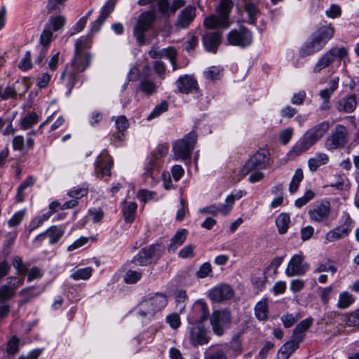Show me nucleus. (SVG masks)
<instances>
[{"mask_svg":"<svg viewBox=\"0 0 359 359\" xmlns=\"http://www.w3.org/2000/svg\"><path fill=\"white\" fill-rule=\"evenodd\" d=\"M93 39V36L87 34L79 37L75 42L74 60L71 64L67 65L60 77L68 88V95L76 84L78 74L84 71L90 64L91 55L88 50L92 46Z\"/></svg>","mask_w":359,"mask_h":359,"instance_id":"f257e3e1","label":"nucleus"},{"mask_svg":"<svg viewBox=\"0 0 359 359\" xmlns=\"http://www.w3.org/2000/svg\"><path fill=\"white\" fill-rule=\"evenodd\" d=\"M138 4L146 6L151 4L152 11H145L141 13L137 22L133 28V35L138 45L143 46L146 43L145 33L151 27L156 19L155 11H158L163 15L169 13V3L168 0H139Z\"/></svg>","mask_w":359,"mask_h":359,"instance_id":"f03ea898","label":"nucleus"},{"mask_svg":"<svg viewBox=\"0 0 359 359\" xmlns=\"http://www.w3.org/2000/svg\"><path fill=\"white\" fill-rule=\"evenodd\" d=\"M330 128V123L324 121L307 130L289 151L290 156H297L308 151L325 136Z\"/></svg>","mask_w":359,"mask_h":359,"instance_id":"7ed1b4c3","label":"nucleus"},{"mask_svg":"<svg viewBox=\"0 0 359 359\" xmlns=\"http://www.w3.org/2000/svg\"><path fill=\"white\" fill-rule=\"evenodd\" d=\"M334 27L331 23L317 29L302 46L299 54L302 57L313 55L321 50L334 34Z\"/></svg>","mask_w":359,"mask_h":359,"instance_id":"20e7f679","label":"nucleus"},{"mask_svg":"<svg viewBox=\"0 0 359 359\" xmlns=\"http://www.w3.org/2000/svg\"><path fill=\"white\" fill-rule=\"evenodd\" d=\"M169 145L168 144H159L151 151L146 159L144 175L150 177L151 184H155L158 178L161 169L163 164V158L168 154Z\"/></svg>","mask_w":359,"mask_h":359,"instance_id":"39448f33","label":"nucleus"},{"mask_svg":"<svg viewBox=\"0 0 359 359\" xmlns=\"http://www.w3.org/2000/svg\"><path fill=\"white\" fill-rule=\"evenodd\" d=\"M232 0H220L216 8V14L210 15L205 18L203 24L206 28H228L231 22L229 15L233 8Z\"/></svg>","mask_w":359,"mask_h":359,"instance_id":"423d86ee","label":"nucleus"},{"mask_svg":"<svg viewBox=\"0 0 359 359\" xmlns=\"http://www.w3.org/2000/svg\"><path fill=\"white\" fill-rule=\"evenodd\" d=\"M167 296L162 293H156L153 296L143 299L138 307L140 316L151 318L156 313L161 312L167 305Z\"/></svg>","mask_w":359,"mask_h":359,"instance_id":"0eeeda50","label":"nucleus"},{"mask_svg":"<svg viewBox=\"0 0 359 359\" xmlns=\"http://www.w3.org/2000/svg\"><path fill=\"white\" fill-rule=\"evenodd\" d=\"M348 50L345 47H334L325 53L318 60L313 67L314 73H319L323 69L329 67L334 62L341 63L348 60Z\"/></svg>","mask_w":359,"mask_h":359,"instance_id":"6e6552de","label":"nucleus"},{"mask_svg":"<svg viewBox=\"0 0 359 359\" xmlns=\"http://www.w3.org/2000/svg\"><path fill=\"white\" fill-rule=\"evenodd\" d=\"M269 162V152L267 149H260L254 154L249 160L240 169L241 177L238 180H241L250 172L255 170L264 169L267 167Z\"/></svg>","mask_w":359,"mask_h":359,"instance_id":"1a4fd4ad","label":"nucleus"},{"mask_svg":"<svg viewBox=\"0 0 359 359\" xmlns=\"http://www.w3.org/2000/svg\"><path fill=\"white\" fill-rule=\"evenodd\" d=\"M348 135L347 128L341 124H337L334 130L325 139V149L329 151H333L343 148L348 142Z\"/></svg>","mask_w":359,"mask_h":359,"instance_id":"9d476101","label":"nucleus"},{"mask_svg":"<svg viewBox=\"0 0 359 359\" xmlns=\"http://www.w3.org/2000/svg\"><path fill=\"white\" fill-rule=\"evenodd\" d=\"M194 132L188 133L183 139L176 141L173 145V151L176 160L184 161L189 158L191 152L196 142Z\"/></svg>","mask_w":359,"mask_h":359,"instance_id":"9b49d317","label":"nucleus"},{"mask_svg":"<svg viewBox=\"0 0 359 359\" xmlns=\"http://www.w3.org/2000/svg\"><path fill=\"white\" fill-rule=\"evenodd\" d=\"M331 213V204L327 199L316 201L308 209L311 222L322 223L326 222Z\"/></svg>","mask_w":359,"mask_h":359,"instance_id":"f8f14e48","label":"nucleus"},{"mask_svg":"<svg viewBox=\"0 0 359 359\" xmlns=\"http://www.w3.org/2000/svg\"><path fill=\"white\" fill-rule=\"evenodd\" d=\"M227 40L230 45L245 47L252 43V35L247 28L241 27L238 29L231 30L228 34Z\"/></svg>","mask_w":359,"mask_h":359,"instance_id":"ddd939ff","label":"nucleus"},{"mask_svg":"<svg viewBox=\"0 0 359 359\" xmlns=\"http://www.w3.org/2000/svg\"><path fill=\"white\" fill-rule=\"evenodd\" d=\"M304 257L302 253L293 255L288 262L285 274L289 276L304 275L310 268V264L304 262Z\"/></svg>","mask_w":359,"mask_h":359,"instance_id":"4468645a","label":"nucleus"},{"mask_svg":"<svg viewBox=\"0 0 359 359\" xmlns=\"http://www.w3.org/2000/svg\"><path fill=\"white\" fill-rule=\"evenodd\" d=\"M213 332L217 336L224 334V327L231 322L230 313L226 311L215 310L210 318Z\"/></svg>","mask_w":359,"mask_h":359,"instance_id":"2eb2a0df","label":"nucleus"},{"mask_svg":"<svg viewBox=\"0 0 359 359\" xmlns=\"http://www.w3.org/2000/svg\"><path fill=\"white\" fill-rule=\"evenodd\" d=\"M190 344L197 347L208 344L210 337L208 330L201 325H193L188 327Z\"/></svg>","mask_w":359,"mask_h":359,"instance_id":"dca6fc26","label":"nucleus"},{"mask_svg":"<svg viewBox=\"0 0 359 359\" xmlns=\"http://www.w3.org/2000/svg\"><path fill=\"white\" fill-rule=\"evenodd\" d=\"M234 295L232 287L229 284H219L208 292V297L214 302L219 303L231 299Z\"/></svg>","mask_w":359,"mask_h":359,"instance_id":"f3484780","label":"nucleus"},{"mask_svg":"<svg viewBox=\"0 0 359 359\" xmlns=\"http://www.w3.org/2000/svg\"><path fill=\"white\" fill-rule=\"evenodd\" d=\"M88 187L86 184H80L70 189L67 195L72 199L61 204V210L73 208L78 205V200L87 195Z\"/></svg>","mask_w":359,"mask_h":359,"instance_id":"a211bd4d","label":"nucleus"},{"mask_svg":"<svg viewBox=\"0 0 359 359\" xmlns=\"http://www.w3.org/2000/svg\"><path fill=\"white\" fill-rule=\"evenodd\" d=\"M22 285V278H8L6 283L0 287V302L12 299L16 290Z\"/></svg>","mask_w":359,"mask_h":359,"instance_id":"6ab92c4d","label":"nucleus"},{"mask_svg":"<svg viewBox=\"0 0 359 359\" xmlns=\"http://www.w3.org/2000/svg\"><path fill=\"white\" fill-rule=\"evenodd\" d=\"M112 165V158L107 150H103L97 157L95 168V172L97 175H100L101 177L109 176Z\"/></svg>","mask_w":359,"mask_h":359,"instance_id":"aec40b11","label":"nucleus"},{"mask_svg":"<svg viewBox=\"0 0 359 359\" xmlns=\"http://www.w3.org/2000/svg\"><path fill=\"white\" fill-rule=\"evenodd\" d=\"M176 86L180 93L189 94L196 90L198 83L194 76L185 74L178 78Z\"/></svg>","mask_w":359,"mask_h":359,"instance_id":"412c9836","label":"nucleus"},{"mask_svg":"<svg viewBox=\"0 0 359 359\" xmlns=\"http://www.w3.org/2000/svg\"><path fill=\"white\" fill-rule=\"evenodd\" d=\"M356 107V97L353 94L342 97L336 103V109L340 113H352L355 111Z\"/></svg>","mask_w":359,"mask_h":359,"instance_id":"4be33fe9","label":"nucleus"},{"mask_svg":"<svg viewBox=\"0 0 359 359\" xmlns=\"http://www.w3.org/2000/svg\"><path fill=\"white\" fill-rule=\"evenodd\" d=\"M339 78L334 77L329 83V86L321 90L319 92V96L323 100V103L321 107L323 110H326L330 108V99L331 95L339 87Z\"/></svg>","mask_w":359,"mask_h":359,"instance_id":"5701e85b","label":"nucleus"},{"mask_svg":"<svg viewBox=\"0 0 359 359\" xmlns=\"http://www.w3.org/2000/svg\"><path fill=\"white\" fill-rule=\"evenodd\" d=\"M222 34L219 32H207L203 37V43L209 52L215 53L220 44Z\"/></svg>","mask_w":359,"mask_h":359,"instance_id":"b1692460","label":"nucleus"},{"mask_svg":"<svg viewBox=\"0 0 359 359\" xmlns=\"http://www.w3.org/2000/svg\"><path fill=\"white\" fill-rule=\"evenodd\" d=\"M194 316L192 320L195 323H202L209 316V309L207 304L203 300H197L193 307Z\"/></svg>","mask_w":359,"mask_h":359,"instance_id":"393cba45","label":"nucleus"},{"mask_svg":"<svg viewBox=\"0 0 359 359\" xmlns=\"http://www.w3.org/2000/svg\"><path fill=\"white\" fill-rule=\"evenodd\" d=\"M196 16V8L188 6L182 11L178 16L176 26L180 28H186L191 23Z\"/></svg>","mask_w":359,"mask_h":359,"instance_id":"a878e982","label":"nucleus"},{"mask_svg":"<svg viewBox=\"0 0 359 359\" xmlns=\"http://www.w3.org/2000/svg\"><path fill=\"white\" fill-rule=\"evenodd\" d=\"M312 319L306 318L301 321L293 330L292 338L300 343L304 337L305 332L312 325Z\"/></svg>","mask_w":359,"mask_h":359,"instance_id":"bb28decb","label":"nucleus"},{"mask_svg":"<svg viewBox=\"0 0 359 359\" xmlns=\"http://www.w3.org/2000/svg\"><path fill=\"white\" fill-rule=\"evenodd\" d=\"M329 161V156L325 153L317 152L313 157L308 161V167L311 172H315L321 166L327 164Z\"/></svg>","mask_w":359,"mask_h":359,"instance_id":"cd10ccee","label":"nucleus"},{"mask_svg":"<svg viewBox=\"0 0 359 359\" xmlns=\"http://www.w3.org/2000/svg\"><path fill=\"white\" fill-rule=\"evenodd\" d=\"M299 343L294 339L282 346L277 354V359H288L290 355L298 348Z\"/></svg>","mask_w":359,"mask_h":359,"instance_id":"c85d7f7f","label":"nucleus"},{"mask_svg":"<svg viewBox=\"0 0 359 359\" xmlns=\"http://www.w3.org/2000/svg\"><path fill=\"white\" fill-rule=\"evenodd\" d=\"M66 18L62 15H51L46 27L52 32H58L62 30L66 25Z\"/></svg>","mask_w":359,"mask_h":359,"instance_id":"c756f323","label":"nucleus"},{"mask_svg":"<svg viewBox=\"0 0 359 359\" xmlns=\"http://www.w3.org/2000/svg\"><path fill=\"white\" fill-rule=\"evenodd\" d=\"M244 195H245V191L243 190L232 191L226 197L225 202L223 203L222 212L229 213L233 208L235 201L241 198Z\"/></svg>","mask_w":359,"mask_h":359,"instance_id":"7c9ffc66","label":"nucleus"},{"mask_svg":"<svg viewBox=\"0 0 359 359\" xmlns=\"http://www.w3.org/2000/svg\"><path fill=\"white\" fill-rule=\"evenodd\" d=\"M137 204L133 201H125L122 205V212L125 222L132 223L134 222L136 215Z\"/></svg>","mask_w":359,"mask_h":359,"instance_id":"2f4dec72","label":"nucleus"},{"mask_svg":"<svg viewBox=\"0 0 359 359\" xmlns=\"http://www.w3.org/2000/svg\"><path fill=\"white\" fill-rule=\"evenodd\" d=\"M36 182V179L33 176L27 177L18 187L15 196V201L22 203L25 201V191L31 188Z\"/></svg>","mask_w":359,"mask_h":359,"instance_id":"473e14b6","label":"nucleus"},{"mask_svg":"<svg viewBox=\"0 0 359 359\" xmlns=\"http://www.w3.org/2000/svg\"><path fill=\"white\" fill-rule=\"evenodd\" d=\"M244 8L248 16V22L252 25H255L260 13L257 3L251 0L247 1Z\"/></svg>","mask_w":359,"mask_h":359,"instance_id":"72a5a7b5","label":"nucleus"},{"mask_svg":"<svg viewBox=\"0 0 359 359\" xmlns=\"http://www.w3.org/2000/svg\"><path fill=\"white\" fill-rule=\"evenodd\" d=\"M64 230L58 228L57 226H50L46 232L40 234L38 238L44 237H49L50 243L54 244L57 243L59 239L62 236Z\"/></svg>","mask_w":359,"mask_h":359,"instance_id":"f704fd0d","label":"nucleus"},{"mask_svg":"<svg viewBox=\"0 0 359 359\" xmlns=\"http://www.w3.org/2000/svg\"><path fill=\"white\" fill-rule=\"evenodd\" d=\"M115 126L117 133L113 135L114 139L122 141L124 137V131L128 127V122L126 116H120L116 118Z\"/></svg>","mask_w":359,"mask_h":359,"instance_id":"c9c22d12","label":"nucleus"},{"mask_svg":"<svg viewBox=\"0 0 359 359\" xmlns=\"http://www.w3.org/2000/svg\"><path fill=\"white\" fill-rule=\"evenodd\" d=\"M187 236V231L186 229L178 231L171 238L170 245L168 246V251L175 252L177 247L183 244L186 240Z\"/></svg>","mask_w":359,"mask_h":359,"instance_id":"e433bc0d","label":"nucleus"},{"mask_svg":"<svg viewBox=\"0 0 359 359\" xmlns=\"http://www.w3.org/2000/svg\"><path fill=\"white\" fill-rule=\"evenodd\" d=\"M137 197L140 201L147 203L156 202L162 198V196L158 194L156 191L141 189L137 192Z\"/></svg>","mask_w":359,"mask_h":359,"instance_id":"4c0bfd02","label":"nucleus"},{"mask_svg":"<svg viewBox=\"0 0 359 359\" xmlns=\"http://www.w3.org/2000/svg\"><path fill=\"white\" fill-rule=\"evenodd\" d=\"M49 210L42 211L38 216L34 219V222H37L39 224L45 222L50 217L52 212L57 209L61 210V203L58 201H53L49 205Z\"/></svg>","mask_w":359,"mask_h":359,"instance_id":"58836bf2","label":"nucleus"},{"mask_svg":"<svg viewBox=\"0 0 359 359\" xmlns=\"http://www.w3.org/2000/svg\"><path fill=\"white\" fill-rule=\"evenodd\" d=\"M349 231L350 229L345 228L344 226H338L327 233L326 239L329 242H333L347 236Z\"/></svg>","mask_w":359,"mask_h":359,"instance_id":"ea45409f","label":"nucleus"},{"mask_svg":"<svg viewBox=\"0 0 359 359\" xmlns=\"http://www.w3.org/2000/svg\"><path fill=\"white\" fill-rule=\"evenodd\" d=\"M268 312V301L266 299H264L257 303L255 307V313L258 320H266L267 318Z\"/></svg>","mask_w":359,"mask_h":359,"instance_id":"a19ab883","label":"nucleus"},{"mask_svg":"<svg viewBox=\"0 0 359 359\" xmlns=\"http://www.w3.org/2000/svg\"><path fill=\"white\" fill-rule=\"evenodd\" d=\"M303 178L302 170L300 168L297 169L289 184V192L290 194H294L297 191Z\"/></svg>","mask_w":359,"mask_h":359,"instance_id":"79ce46f5","label":"nucleus"},{"mask_svg":"<svg viewBox=\"0 0 359 359\" xmlns=\"http://www.w3.org/2000/svg\"><path fill=\"white\" fill-rule=\"evenodd\" d=\"M355 301L353 296L348 292H343L339 296L337 306L341 309H345L349 307Z\"/></svg>","mask_w":359,"mask_h":359,"instance_id":"37998d69","label":"nucleus"},{"mask_svg":"<svg viewBox=\"0 0 359 359\" xmlns=\"http://www.w3.org/2000/svg\"><path fill=\"white\" fill-rule=\"evenodd\" d=\"M93 268L92 267H86L82 269H79L74 271L71 275L70 277L74 280H88L89 279L93 273Z\"/></svg>","mask_w":359,"mask_h":359,"instance_id":"c03bdc74","label":"nucleus"},{"mask_svg":"<svg viewBox=\"0 0 359 359\" xmlns=\"http://www.w3.org/2000/svg\"><path fill=\"white\" fill-rule=\"evenodd\" d=\"M159 57H164L170 62V63L172 65L173 70L176 69V57H177V52L175 49L172 47H168L167 48H163L159 52Z\"/></svg>","mask_w":359,"mask_h":359,"instance_id":"a18cd8bd","label":"nucleus"},{"mask_svg":"<svg viewBox=\"0 0 359 359\" xmlns=\"http://www.w3.org/2000/svg\"><path fill=\"white\" fill-rule=\"evenodd\" d=\"M187 300L188 297L185 290H180L176 292L175 303L180 313L184 311Z\"/></svg>","mask_w":359,"mask_h":359,"instance_id":"49530a36","label":"nucleus"},{"mask_svg":"<svg viewBox=\"0 0 359 359\" xmlns=\"http://www.w3.org/2000/svg\"><path fill=\"white\" fill-rule=\"evenodd\" d=\"M38 122V116L35 112H32L24 117H22L20 120V127L22 130H26L27 128H31L33 125L36 124Z\"/></svg>","mask_w":359,"mask_h":359,"instance_id":"de8ad7c7","label":"nucleus"},{"mask_svg":"<svg viewBox=\"0 0 359 359\" xmlns=\"http://www.w3.org/2000/svg\"><path fill=\"white\" fill-rule=\"evenodd\" d=\"M316 194L314 191L311 189L305 191L304 195L302 197L298 198L294 201V206L297 208H301L306 205L309 201L314 198Z\"/></svg>","mask_w":359,"mask_h":359,"instance_id":"09e8293b","label":"nucleus"},{"mask_svg":"<svg viewBox=\"0 0 359 359\" xmlns=\"http://www.w3.org/2000/svg\"><path fill=\"white\" fill-rule=\"evenodd\" d=\"M116 0H107L100 9L99 17L106 20L114 10Z\"/></svg>","mask_w":359,"mask_h":359,"instance_id":"8fccbe9b","label":"nucleus"},{"mask_svg":"<svg viewBox=\"0 0 359 359\" xmlns=\"http://www.w3.org/2000/svg\"><path fill=\"white\" fill-rule=\"evenodd\" d=\"M41 292H42L41 289H39L36 292L35 287H26V288L22 289L20 292L19 294L24 299H23L24 302L26 303V302H29L32 299L37 297L39 294L41 293Z\"/></svg>","mask_w":359,"mask_h":359,"instance_id":"3c124183","label":"nucleus"},{"mask_svg":"<svg viewBox=\"0 0 359 359\" xmlns=\"http://www.w3.org/2000/svg\"><path fill=\"white\" fill-rule=\"evenodd\" d=\"M223 204L217 205L216 204H213L203 208H201L198 210V212L201 214L204 215H216L217 214H221L224 216L229 215V213H224L222 212Z\"/></svg>","mask_w":359,"mask_h":359,"instance_id":"603ef678","label":"nucleus"},{"mask_svg":"<svg viewBox=\"0 0 359 359\" xmlns=\"http://www.w3.org/2000/svg\"><path fill=\"white\" fill-rule=\"evenodd\" d=\"M342 320L350 327L359 325V308L344 315Z\"/></svg>","mask_w":359,"mask_h":359,"instance_id":"864d4df0","label":"nucleus"},{"mask_svg":"<svg viewBox=\"0 0 359 359\" xmlns=\"http://www.w3.org/2000/svg\"><path fill=\"white\" fill-rule=\"evenodd\" d=\"M204 76L207 79L216 81L222 76V69L220 67H211L204 72Z\"/></svg>","mask_w":359,"mask_h":359,"instance_id":"5fc2aeb1","label":"nucleus"},{"mask_svg":"<svg viewBox=\"0 0 359 359\" xmlns=\"http://www.w3.org/2000/svg\"><path fill=\"white\" fill-rule=\"evenodd\" d=\"M168 109V104L166 101H163L160 104H157L154 109L151 111V113L147 116V120L151 121L158 116H159L161 114L166 111Z\"/></svg>","mask_w":359,"mask_h":359,"instance_id":"6e6d98bb","label":"nucleus"},{"mask_svg":"<svg viewBox=\"0 0 359 359\" xmlns=\"http://www.w3.org/2000/svg\"><path fill=\"white\" fill-rule=\"evenodd\" d=\"M53 40V32L47 28L46 26L40 36V45L42 47H46L48 48L49 45Z\"/></svg>","mask_w":359,"mask_h":359,"instance_id":"4d7b16f0","label":"nucleus"},{"mask_svg":"<svg viewBox=\"0 0 359 359\" xmlns=\"http://www.w3.org/2000/svg\"><path fill=\"white\" fill-rule=\"evenodd\" d=\"M139 88L143 93L150 95L156 91V86L153 81L145 79L141 81Z\"/></svg>","mask_w":359,"mask_h":359,"instance_id":"13d9d810","label":"nucleus"},{"mask_svg":"<svg viewBox=\"0 0 359 359\" xmlns=\"http://www.w3.org/2000/svg\"><path fill=\"white\" fill-rule=\"evenodd\" d=\"M150 258L148 256V254H147L146 250H144V248H142L139 253L134 257L133 262L139 266H146L148 264L150 263Z\"/></svg>","mask_w":359,"mask_h":359,"instance_id":"bf43d9fd","label":"nucleus"},{"mask_svg":"<svg viewBox=\"0 0 359 359\" xmlns=\"http://www.w3.org/2000/svg\"><path fill=\"white\" fill-rule=\"evenodd\" d=\"M18 67L20 69H21L23 72H27L32 69V57H31V53L29 51H27L22 58L20 60V61L18 63Z\"/></svg>","mask_w":359,"mask_h":359,"instance_id":"052dcab7","label":"nucleus"},{"mask_svg":"<svg viewBox=\"0 0 359 359\" xmlns=\"http://www.w3.org/2000/svg\"><path fill=\"white\" fill-rule=\"evenodd\" d=\"M20 339L16 336H13L7 343L6 351L10 355H14L19 351Z\"/></svg>","mask_w":359,"mask_h":359,"instance_id":"680f3d73","label":"nucleus"},{"mask_svg":"<svg viewBox=\"0 0 359 359\" xmlns=\"http://www.w3.org/2000/svg\"><path fill=\"white\" fill-rule=\"evenodd\" d=\"M341 7L337 4H332L330 8L326 10L325 15L328 18L335 19L341 15Z\"/></svg>","mask_w":359,"mask_h":359,"instance_id":"e2e57ef3","label":"nucleus"},{"mask_svg":"<svg viewBox=\"0 0 359 359\" xmlns=\"http://www.w3.org/2000/svg\"><path fill=\"white\" fill-rule=\"evenodd\" d=\"M142 273L140 271L128 270L124 276V280L128 284H134L140 280Z\"/></svg>","mask_w":359,"mask_h":359,"instance_id":"0e129e2a","label":"nucleus"},{"mask_svg":"<svg viewBox=\"0 0 359 359\" xmlns=\"http://www.w3.org/2000/svg\"><path fill=\"white\" fill-rule=\"evenodd\" d=\"M205 359H228V357L224 350L217 348L211 352L205 353Z\"/></svg>","mask_w":359,"mask_h":359,"instance_id":"69168bd1","label":"nucleus"},{"mask_svg":"<svg viewBox=\"0 0 359 359\" xmlns=\"http://www.w3.org/2000/svg\"><path fill=\"white\" fill-rule=\"evenodd\" d=\"M166 322L169 324L171 328L176 330L180 327L181 325L180 317L178 313H172L166 317Z\"/></svg>","mask_w":359,"mask_h":359,"instance_id":"338daca9","label":"nucleus"},{"mask_svg":"<svg viewBox=\"0 0 359 359\" xmlns=\"http://www.w3.org/2000/svg\"><path fill=\"white\" fill-rule=\"evenodd\" d=\"M52 76L48 73H42L39 74L36 79V86L39 88L47 87L50 81Z\"/></svg>","mask_w":359,"mask_h":359,"instance_id":"774afa93","label":"nucleus"}]
</instances>
